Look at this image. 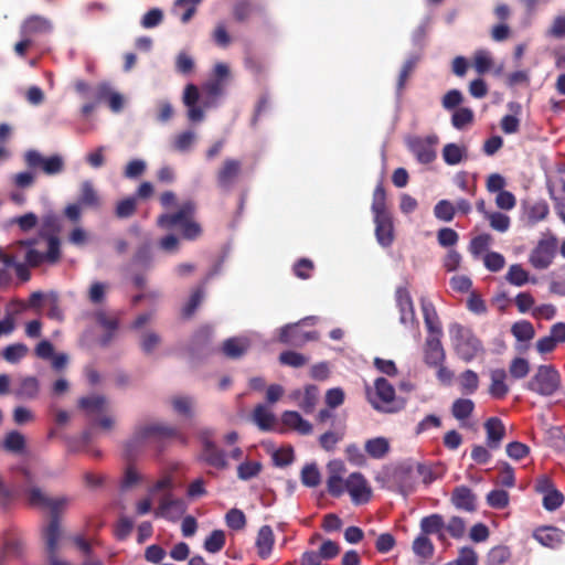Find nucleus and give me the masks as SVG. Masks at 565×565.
<instances>
[{"label":"nucleus","mask_w":565,"mask_h":565,"mask_svg":"<svg viewBox=\"0 0 565 565\" xmlns=\"http://www.w3.org/2000/svg\"><path fill=\"white\" fill-rule=\"evenodd\" d=\"M3 448L13 454H21L25 449V438L18 431H9L3 439Z\"/></svg>","instance_id":"ea45409f"},{"label":"nucleus","mask_w":565,"mask_h":565,"mask_svg":"<svg viewBox=\"0 0 565 565\" xmlns=\"http://www.w3.org/2000/svg\"><path fill=\"white\" fill-rule=\"evenodd\" d=\"M459 386L462 394H473L479 387L478 374L472 370H466L459 376Z\"/></svg>","instance_id":"37998d69"},{"label":"nucleus","mask_w":565,"mask_h":565,"mask_svg":"<svg viewBox=\"0 0 565 565\" xmlns=\"http://www.w3.org/2000/svg\"><path fill=\"white\" fill-rule=\"evenodd\" d=\"M95 318L97 323L107 331L99 340L100 345L107 347L113 340L115 331L118 329V319L109 317L103 310L97 311Z\"/></svg>","instance_id":"c85d7f7f"},{"label":"nucleus","mask_w":565,"mask_h":565,"mask_svg":"<svg viewBox=\"0 0 565 565\" xmlns=\"http://www.w3.org/2000/svg\"><path fill=\"white\" fill-rule=\"evenodd\" d=\"M446 352L441 344V337L427 335L424 344V362L429 367L440 365L445 362Z\"/></svg>","instance_id":"dca6fc26"},{"label":"nucleus","mask_w":565,"mask_h":565,"mask_svg":"<svg viewBox=\"0 0 565 565\" xmlns=\"http://www.w3.org/2000/svg\"><path fill=\"white\" fill-rule=\"evenodd\" d=\"M413 552L424 558H431L435 552L433 542L427 535L420 534L413 542Z\"/></svg>","instance_id":"79ce46f5"},{"label":"nucleus","mask_w":565,"mask_h":565,"mask_svg":"<svg viewBox=\"0 0 565 565\" xmlns=\"http://www.w3.org/2000/svg\"><path fill=\"white\" fill-rule=\"evenodd\" d=\"M473 121V111L470 108H458L451 117V124L457 129H462Z\"/></svg>","instance_id":"680f3d73"},{"label":"nucleus","mask_w":565,"mask_h":565,"mask_svg":"<svg viewBox=\"0 0 565 565\" xmlns=\"http://www.w3.org/2000/svg\"><path fill=\"white\" fill-rule=\"evenodd\" d=\"M505 279L509 284L521 287L530 281V276L520 264H513L510 266Z\"/></svg>","instance_id":"de8ad7c7"},{"label":"nucleus","mask_w":565,"mask_h":565,"mask_svg":"<svg viewBox=\"0 0 565 565\" xmlns=\"http://www.w3.org/2000/svg\"><path fill=\"white\" fill-rule=\"evenodd\" d=\"M422 311L428 335L443 337V329L434 305L430 301L422 300Z\"/></svg>","instance_id":"a878e982"},{"label":"nucleus","mask_w":565,"mask_h":565,"mask_svg":"<svg viewBox=\"0 0 565 565\" xmlns=\"http://www.w3.org/2000/svg\"><path fill=\"white\" fill-rule=\"evenodd\" d=\"M396 306L399 310V321L403 324L416 322L412 296L406 287H398L395 291Z\"/></svg>","instance_id":"f3484780"},{"label":"nucleus","mask_w":565,"mask_h":565,"mask_svg":"<svg viewBox=\"0 0 565 565\" xmlns=\"http://www.w3.org/2000/svg\"><path fill=\"white\" fill-rule=\"evenodd\" d=\"M472 62L476 72L480 75L489 72L493 64L491 53L482 49L475 52Z\"/></svg>","instance_id":"49530a36"},{"label":"nucleus","mask_w":565,"mask_h":565,"mask_svg":"<svg viewBox=\"0 0 565 565\" xmlns=\"http://www.w3.org/2000/svg\"><path fill=\"white\" fill-rule=\"evenodd\" d=\"M281 423L296 430L300 435H310L312 433V425L303 419L296 411H286L281 414Z\"/></svg>","instance_id":"bb28decb"},{"label":"nucleus","mask_w":565,"mask_h":565,"mask_svg":"<svg viewBox=\"0 0 565 565\" xmlns=\"http://www.w3.org/2000/svg\"><path fill=\"white\" fill-rule=\"evenodd\" d=\"M365 451L374 459H381L386 456L390 450L388 440L384 437H376L366 440Z\"/></svg>","instance_id":"58836bf2"},{"label":"nucleus","mask_w":565,"mask_h":565,"mask_svg":"<svg viewBox=\"0 0 565 565\" xmlns=\"http://www.w3.org/2000/svg\"><path fill=\"white\" fill-rule=\"evenodd\" d=\"M96 97L98 100L108 99V105L115 113H118L122 109L124 99L121 95L110 92V88L107 84L98 85Z\"/></svg>","instance_id":"f704fd0d"},{"label":"nucleus","mask_w":565,"mask_h":565,"mask_svg":"<svg viewBox=\"0 0 565 565\" xmlns=\"http://www.w3.org/2000/svg\"><path fill=\"white\" fill-rule=\"evenodd\" d=\"M455 213H456V207L448 200H440L434 207V214H435L436 218L444 221V222L452 221Z\"/></svg>","instance_id":"5fc2aeb1"},{"label":"nucleus","mask_w":565,"mask_h":565,"mask_svg":"<svg viewBox=\"0 0 565 565\" xmlns=\"http://www.w3.org/2000/svg\"><path fill=\"white\" fill-rule=\"evenodd\" d=\"M202 0H175L172 13L180 18L182 23H188L196 11V6Z\"/></svg>","instance_id":"2f4dec72"},{"label":"nucleus","mask_w":565,"mask_h":565,"mask_svg":"<svg viewBox=\"0 0 565 565\" xmlns=\"http://www.w3.org/2000/svg\"><path fill=\"white\" fill-rule=\"evenodd\" d=\"M523 212L526 224L533 226L547 218L550 214V206L545 200L524 202Z\"/></svg>","instance_id":"4be33fe9"},{"label":"nucleus","mask_w":565,"mask_h":565,"mask_svg":"<svg viewBox=\"0 0 565 565\" xmlns=\"http://www.w3.org/2000/svg\"><path fill=\"white\" fill-rule=\"evenodd\" d=\"M319 399V388L316 385H307L305 387V392L301 401L299 402V407L306 413L310 414L315 411L316 405Z\"/></svg>","instance_id":"a19ab883"},{"label":"nucleus","mask_w":565,"mask_h":565,"mask_svg":"<svg viewBox=\"0 0 565 565\" xmlns=\"http://www.w3.org/2000/svg\"><path fill=\"white\" fill-rule=\"evenodd\" d=\"M344 437V428L328 430L319 437V445L326 451H333L335 445Z\"/></svg>","instance_id":"8fccbe9b"},{"label":"nucleus","mask_w":565,"mask_h":565,"mask_svg":"<svg viewBox=\"0 0 565 565\" xmlns=\"http://www.w3.org/2000/svg\"><path fill=\"white\" fill-rule=\"evenodd\" d=\"M242 174V162L237 159H225L216 171V185L223 192H230Z\"/></svg>","instance_id":"9d476101"},{"label":"nucleus","mask_w":565,"mask_h":565,"mask_svg":"<svg viewBox=\"0 0 565 565\" xmlns=\"http://www.w3.org/2000/svg\"><path fill=\"white\" fill-rule=\"evenodd\" d=\"M558 239L554 234L541 238L529 255V262L535 269H546L554 260Z\"/></svg>","instance_id":"1a4fd4ad"},{"label":"nucleus","mask_w":565,"mask_h":565,"mask_svg":"<svg viewBox=\"0 0 565 565\" xmlns=\"http://www.w3.org/2000/svg\"><path fill=\"white\" fill-rule=\"evenodd\" d=\"M253 419L262 430H270L275 424V415L265 405H257L253 412Z\"/></svg>","instance_id":"4c0bfd02"},{"label":"nucleus","mask_w":565,"mask_h":565,"mask_svg":"<svg viewBox=\"0 0 565 565\" xmlns=\"http://www.w3.org/2000/svg\"><path fill=\"white\" fill-rule=\"evenodd\" d=\"M247 350V345L239 339L231 338L224 341L222 352L230 359L241 358Z\"/></svg>","instance_id":"a18cd8bd"},{"label":"nucleus","mask_w":565,"mask_h":565,"mask_svg":"<svg viewBox=\"0 0 565 565\" xmlns=\"http://www.w3.org/2000/svg\"><path fill=\"white\" fill-rule=\"evenodd\" d=\"M413 473L419 476L425 484H430L436 479L433 468L424 463L401 466L398 469L401 487L406 492L414 490V484L406 481V478L411 477Z\"/></svg>","instance_id":"f8f14e48"},{"label":"nucleus","mask_w":565,"mask_h":565,"mask_svg":"<svg viewBox=\"0 0 565 565\" xmlns=\"http://www.w3.org/2000/svg\"><path fill=\"white\" fill-rule=\"evenodd\" d=\"M436 137H428L426 139L416 137L409 141V149L416 157V159L420 163H430L436 158V151L434 149V145L436 142Z\"/></svg>","instance_id":"a211bd4d"},{"label":"nucleus","mask_w":565,"mask_h":565,"mask_svg":"<svg viewBox=\"0 0 565 565\" xmlns=\"http://www.w3.org/2000/svg\"><path fill=\"white\" fill-rule=\"evenodd\" d=\"M255 11H262L252 0H237L233 7V17L235 21L243 23L250 19Z\"/></svg>","instance_id":"72a5a7b5"},{"label":"nucleus","mask_w":565,"mask_h":565,"mask_svg":"<svg viewBox=\"0 0 565 565\" xmlns=\"http://www.w3.org/2000/svg\"><path fill=\"white\" fill-rule=\"evenodd\" d=\"M40 393V382L35 376H23L12 390V394L20 401H33Z\"/></svg>","instance_id":"412c9836"},{"label":"nucleus","mask_w":565,"mask_h":565,"mask_svg":"<svg viewBox=\"0 0 565 565\" xmlns=\"http://www.w3.org/2000/svg\"><path fill=\"white\" fill-rule=\"evenodd\" d=\"M490 377V395L497 399L504 398L509 393V386L505 384L507 372L503 369H495L491 371Z\"/></svg>","instance_id":"cd10ccee"},{"label":"nucleus","mask_w":565,"mask_h":565,"mask_svg":"<svg viewBox=\"0 0 565 565\" xmlns=\"http://www.w3.org/2000/svg\"><path fill=\"white\" fill-rule=\"evenodd\" d=\"M345 489L354 504H364L371 500L372 489L361 472H352L347 478Z\"/></svg>","instance_id":"9b49d317"},{"label":"nucleus","mask_w":565,"mask_h":565,"mask_svg":"<svg viewBox=\"0 0 565 565\" xmlns=\"http://www.w3.org/2000/svg\"><path fill=\"white\" fill-rule=\"evenodd\" d=\"M172 509L183 512L185 509L184 502L181 499L173 498L171 492H167L161 497L154 515L167 518Z\"/></svg>","instance_id":"7c9ffc66"},{"label":"nucleus","mask_w":565,"mask_h":565,"mask_svg":"<svg viewBox=\"0 0 565 565\" xmlns=\"http://www.w3.org/2000/svg\"><path fill=\"white\" fill-rule=\"evenodd\" d=\"M24 163L30 170H41L46 175H56L64 171L65 162L61 154L44 157L38 150H28L24 156Z\"/></svg>","instance_id":"6e6552de"},{"label":"nucleus","mask_w":565,"mask_h":565,"mask_svg":"<svg viewBox=\"0 0 565 565\" xmlns=\"http://www.w3.org/2000/svg\"><path fill=\"white\" fill-rule=\"evenodd\" d=\"M372 213L375 223V236L379 244L388 247L394 241V225L391 213L386 207V191L381 181L374 189L372 198Z\"/></svg>","instance_id":"20e7f679"},{"label":"nucleus","mask_w":565,"mask_h":565,"mask_svg":"<svg viewBox=\"0 0 565 565\" xmlns=\"http://www.w3.org/2000/svg\"><path fill=\"white\" fill-rule=\"evenodd\" d=\"M366 397L372 407L382 413H396L402 408L395 405V388L385 377H377L373 390L366 386Z\"/></svg>","instance_id":"423d86ee"},{"label":"nucleus","mask_w":565,"mask_h":565,"mask_svg":"<svg viewBox=\"0 0 565 565\" xmlns=\"http://www.w3.org/2000/svg\"><path fill=\"white\" fill-rule=\"evenodd\" d=\"M318 339L317 331H302L298 323L285 326L279 333V342L291 347H302L308 341Z\"/></svg>","instance_id":"4468645a"},{"label":"nucleus","mask_w":565,"mask_h":565,"mask_svg":"<svg viewBox=\"0 0 565 565\" xmlns=\"http://www.w3.org/2000/svg\"><path fill=\"white\" fill-rule=\"evenodd\" d=\"M274 546V532L269 525H263L257 534L256 547L262 558H266L271 553Z\"/></svg>","instance_id":"c756f323"},{"label":"nucleus","mask_w":565,"mask_h":565,"mask_svg":"<svg viewBox=\"0 0 565 565\" xmlns=\"http://www.w3.org/2000/svg\"><path fill=\"white\" fill-rule=\"evenodd\" d=\"M486 445L489 449L495 450L501 446L505 437V426L499 417H490L484 422Z\"/></svg>","instance_id":"6ab92c4d"},{"label":"nucleus","mask_w":565,"mask_h":565,"mask_svg":"<svg viewBox=\"0 0 565 565\" xmlns=\"http://www.w3.org/2000/svg\"><path fill=\"white\" fill-rule=\"evenodd\" d=\"M106 406V398L102 395H92L82 397L78 401V407L87 415L99 414Z\"/></svg>","instance_id":"c9c22d12"},{"label":"nucleus","mask_w":565,"mask_h":565,"mask_svg":"<svg viewBox=\"0 0 565 565\" xmlns=\"http://www.w3.org/2000/svg\"><path fill=\"white\" fill-rule=\"evenodd\" d=\"M487 503L493 509H504L509 504V493L501 489L492 490L487 495Z\"/></svg>","instance_id":"0e129e2a"},{"label":"nucleus","mask_w":565,"mask_h":565,"mask_svg":"<svg viewBox=\"0 0 565 565\" xmlns=\"http://www.w3.org/2000/svg\"><path fill=\"white\" fill-rule=\"evenodd\" d=\"M486 218L489 220L490 226L500 233L507 232L511 224L510 217L501 212L486 213Z\"/></svg>","instance_id":"6e6d98bb"},{"label":"nucleus","mask_w":565,"mask_h":565,"mask_svg":"<svg viewBox=\"0 0 565 565\" xmlns=\"http://www.w3.org/2000/svg\"><path fill=\"white\" fill-rule=\"evenodd\" d=\"M77 203L83 207H97L99 205V196L92 182L84 181L81 184Z\"/></svg>","instance_id":"473e14b6"},{"label":"nucleus","mask_w":565,"mask_h":565,"mask_svg":"<svg viewBox=\"0 0 565 565\" xmlns=\"http://www.w3.org/2000/svg\"><path fill=\"white\" fill-rule=\"evenodd\" d=\"M202 441V454L200 456L201 460H203L209 466L216 469H225L227 467V460L225 452L220 449L214 441H212L211 436L207 433H204L201 437Z\"/></svg>","instance_id":"2eb2a0df"},{"label":"nucleus","mask_w":565,"mask_h":565,"mask_svg":"<svg viewBox=\"0 0 565 565\" xmlns=\"http://www.w3.org/2000/svg\"><path fill=\"white\" fill-rule=\"evenodd\" d=\"M52 30V23L42 15H30L21 25V35L31 36L40 33H47Z\"/></svg>","instance_id":"5701e85b"},{"label":"nucleus","mask_w":565,"mask_h":565,"mask_svg":"<svg viewBox=\"0 0 565 565\" xmlns=\"http://www.w3.org/2000/svg\"><path fill=\"white\" fill-rule=\"evenodd\" d=\"M262 470V463L258 461H245L237 468V476L242 480H249L256 477Z\"/></svg>","instance_id":"774afa93"},{"label":"nucleus","mask_w":565,"mask_h":565,"mask_svg":"<svg viewBox=\"0 0 565 565\" xmlns=\"http://www.w3.org/2000/svg\"><path fill=\"white\" fill-rule=\"evenodd\" d=\"M279 362L291 367H301L307 364L308 359L296 351H284L279 355Z\"/></svg>","instance_id":"052dcab7"},{"label":"nucleus","mask_w":565,"mask_h":565,"mask_svg":"<svg viewBox=\"0 0 565 565\" xmlns=\"http://www.w3.org/2000/svg\"><path fill=\"white\" fill-rule=\"evenodd\" d=\"M194 211V203L191 201L185 202L175 213L161 214L158 217L157 224L164 230H172L175 226H180V228H182L184 224L192 220Z\"/></svg>","instance_id":"ddd939ff"},{"label":"nucleus","mask_w":565,"mask_h":565,"mask_svg":"<svg viewBox=\"0 0 565 565\" xmlns=\"http://www.w3.org/2000/svg\"><path fill=\"white\" fill-rule=\"evenodd\" d=\"M226 525L235 531L243 530L246 525V516L239 509H231L225 515Z\"/></svg>","instance_id":"bf43d9fd"},{"label":"nucleus","mask_w":565,"mask_h":565,"mask_svg":"<svg viewBox=\"0 0 565 565\" xmlns=\"http://www.w3.org/2000/svg\"><path fill=\"white\" fill-rule=\"evenodd\" d=\"M533 537L543 546L558 548L565 540V532L556 526H542L534 531Z\"/></svg>","instance_id":"aec40b11"},{"label":"nucleus","mask_w":565,"mask_h":565,"mask_svg":"<svg viewBox=\"0 0 565 565\" xmlns=\"http://www.w3.org/2000/svg\"><path fill=\"white\" fill-rule=\"evenodd\" d=\"M530 372V364L524 358H515L509 366L510 375L515 380L524 379Z\"/></svg>","instance_id":"69168bd1"},{"label":"nucleus","mask_w":565,"mask_h":565,"mask_svg":"<svg viewBox=\"0 0 565 565\" xmlns=\"http://www.w3.org/2000/svg\"><path fill=\"white\" fill-rule=\"evenodd\" d=\"M152 260L151 243L149 241L143 242L138 246L134 256L132 264L147 268L150 266Z\"/></svg>","instance_id":"09e8293b"},{"label":"nucleus","mask_w":565,"mask_h":565,"mask_svg":"<svg viewBox=\"0 0 565 565\" xmlns=\"http://www.w3.org/2000/svg\"><path fill=\"white\" fill-rule=\"evenodd\" d=\"M331 470L330 476L327 480V490L330 495L334 498L341 497L345 489V480L342 479L340 472L344 470L342 462H333L329 465Z\"/></svg>","instance_id":"b1692460"},{"label":"nucleus","mask_w":565,"mask_h":565,"mask_svg":"<svg viewBox=\"0 0 565 565\" xmlns=\"http://www.w3.org/2000/svg\"><path fill=\"white\" fill-rule=\"evenodd\" d=\"M420 531L424 535H434L435 533H439L445 529V521L443 515L438 513H433L430 515L424 516L420 520Z\"/></svg>","instance_id":"e433bc0d"},{"label":"nucleus","mask_w":565,"mask_h":565,"mask_svg":"<svg viewBox=\"0 0 565 565\" xmlns=\"http://www.w3.org/2000/svg\"><path fill=\"white\" fill-rule=\"evenodd\" d=\"M561 374L553 365H540L526 388L541 396H552L561 387Z\"/></svg>","instance_id":"0eeeda50"},{"label":"nucleus","mask_w":565,"mask_h":565,"mask_svg":"<svg viewBox=\"0 0 565 565\" xmlns=\"http://www.w3.org/2000/svg\"><path fill=\"white\" fill-rule=\"evenodd\" d=\"M321 476L315 463L306 465L301 470V482L306 487H317L320 483Z\"/></svg>","instance_id":"13d9d810"},{"label":"nucleus","mask_w":565,"mask_h":565,"mask_svg":"<svg viewBox=\"0 0 565 565\" xmlns=\"http://www.w3.org/2000/svg\"><path fill=\"white\" fill-rule=\"evenodd\" d=\"M449 334L456 354L465 362H471L483 352L482 342L475 335L470 328L460 323L449 326Z\"/></svg>","instance_id":"39448f33"},{"label":"nucleus","mask_w":565,"mask_h":565,"mask_svg":"<svg viewBox=\"0 0 565 565\" xmlns=\"http://www.w3.org/2000/svg\"><path fill=\"white\" fill-rule=\"evenodd\" d=\"M62 231V222L58 215L55 213H47L42 217L41 228L39 236L43 238L47 244L45 253H41L34 248L36 239L19 241L18 245L26 247L24 260L32 266L39 267L43 263L56 264L61 259V241L58 234Z\"/></svg>","instance_id":"f257e3e1"},{"label":"nucleus","mask_w":565,"mask_h":565,"mask_svg":"<svg viewBox=\"0 0 565 565\" xmlns=\"http://www.w3.org/2000/svg\"><path fill=\"white\" fill-rule=\"evenodd\" d=\"M171 405L175 413L185 417H192L193 399L188 396H174L171 398Z\"/></svg>","instance_id":"4d7b16f0"},{"label":"nucleus","mask_w":565,"mask_h":565,"mask_svg":"<svg viewBox=\"0 0 565 565\" xmlns=\"http://www.w3.org/2000/svg\"><path fill=\"white\" fill-rule=\"evenodd\" d=\"M451 502L459 510L468 512L476 510V495L472 490L466 486H459L454 489Z\"/></svg>","instance_id":"393cba45"},{"label":"nucleus","mask_w":565,"mask_h":565,"mask_svg":"<svg viewBox=\"0 0 565 565\" xmlns=\"http://www.w3.org/2000/svg\"><path fill=\"white\" fill-rule=\"evenodd\" d=\"M512 334L519 341H530L535 335V330L530 321L522 320L515 322L511 328Z\"/></svg>","instance_id":"3c124183"},{"label":"nucleus","mask_w":565,"mask_h":565,"mask_svg":"<svg viewBox=\"0 0 565 565\" xmlns=\"http://www.w3.org/2000/svg\"><path fill=\"white\" fill-rule=\"evenodd\" d=\"M225 545V533L222 530H214L204 541V548L209 553L215 554L223 550Z\"/></svg>","instance_id":"603ef678"},{"label":"nucleus","mask_w":565,"mask_h":565,"mask_svg":"<svg viewBox=\"0 0 565 565\" xmlns=\"http://www.w3.org/2000/svg\"><path fill=\"white\" fill-rule=\"evenodd\" d=\"M475 409V403L469 398H458L452 403L451 414L458 420L469 418Z\"/></svg>","instance_id":"c03bdc74"},{"label":"nucleus","mask_w":565,"mask_h":565,"mask_svg":"<svg viewBox=\"0 0 565 565\" xmlns=\"http://www.w3.org/2000/svg\"><path fill=\"white\" fill-rule=\"evenodd\" d=\"M28 497L31 505L49 509L51 511L50 522L44 527L42 535L45 541L46 553L57 552L62 533L58 512L66 504L67 500L65 498L51 499L39 488H31L28 492Z\"/></svg>","instance_id":"f03ea898"},{"label":"nucleus","mask_w":565,"mask_h":565,"mask_svg":"<svg viewBox=\"0 0 565 565\" xmlns=\"http://www.w3.org/2000/svg\"><path fill=\"white\" fill-rule=\"evenodd\" d=\"M136 206L135 198H126L117 203L115 214L118 218H128L135 214Z\"/></svg>","instance_id":"338daca9"},{"label":"nucleus","mask_w":565,"mask_h":565,"mask_svg":"<svg viewBox=\"0 0 565 565\" xmlns=\"http://www.w3.org/2000/svg\"><path fill=\"white\" fill-rule=\"evenodd\" d=\"M169 438H180L183 444L186 443L185 437L173 426L161 423L138 426L125 445L126 456L129 460H132L148 440L161 441Z\"/></svg>","instance_id":"7ed1b4c3"},{"label":"nucleus","mask_w":565,"mask_h":565,"mask_svg":"<svg viewBox=\"0 0 565 565\" xmlns=\"http://www.w3.org/2000/svg\"><path fill=\"white\" fill-rule=\"evenodd\" d=\"M28 353V347L23 343H14L6 347L2 351L3 359L9 363H18Z\"/></svg>","instance_id":"864d4df0"},{"label":"nucleus","mask_w":565,"mask_h":565,"mask_svg":"<svg viewBox=\"0 0 565 565\" xmlns=\"http://www.w3.org/2000/svg\"><path fill=\"white\" fill-rule=\"evenodd\" d=\"M491 241H492V237L490 234H487V233L480 234L470 241L469 252L475 257H478L479 255H481L483 252H486L488 249L489 245L491 244Z\"/></svg>","instance_id":"e2e57ef3"}]
</instances>
